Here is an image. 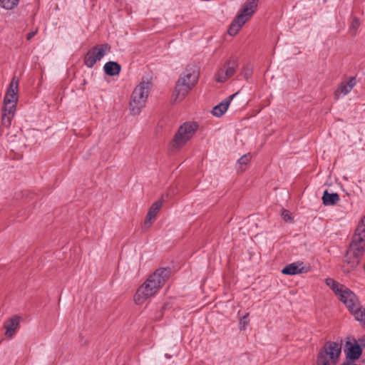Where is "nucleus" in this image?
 Wrapping results in <instances>:
<instances>
[{"instance_id": "nucleus-1", "label": "nucleus", "mask_w": 365, "mask_h": 365, "mask_svg": "<svg viewBox=\"0 0 365 365\" xmlns=\"http://www.w3.org/2000/svg\"><path fill=\"white\" fill-rule=\"evenodd\" d=\"M170 274V268L156 269L137 289L133 297L135 303L138 305H142L154 297L168 279Z\"/></svg>"}, {"instance_id": "nucleus-15", "label": "nucleus", "mask_w": 365, "mask_h": 365, "mask_svg": "<svg viewBox=\"0 0 365 365\" xmlns=\"http://www.w3.org/2000/svg\"><path fill=\"white\" fill-rule=\"evenodd\" d=\"M238 94V92L230 96L225 100H223L220 103L215 106L212 110V113L213 115L216 117H221L227 110L231 101Z\"/></svg>"}, {"instance_id": "nucleus-17", "label": "nucleus", "mask_w": 365, "mask_h": 365, "mask_svg": "<svg viewBox=\"0 0 365 365\" xmlns=\"http://www.w3.org/2000/svg\"><path fill=\"white\" fill-rule=\"evenodd\" d=\"M322 200L325 206H331L336 205L340 198L337 193H329L327 190H325Z\"/></svg>"}, {"instance_id": "nucleus-6", "label": "nucleus", "mask_w": 365, "mask_h": 365, "mask_svg": "<svg viewBox=\"0 0 365 365\" xmlns=\"http://www.w3.org/2000/svg\"><path fill=\"white\" fill-rule=\"evenodd\" d=\"M257 6V0H247L240 13L232 21L228 29L230 36L236 35L243 25L255 14Z\"/></svg>"}, {"instance_id": "nucleus-18", "label": "nucleus", "mask_w": 365, "mask_h": 365, "mask_svg": "<svg viewBox=\"0 0 365 365\" xmlns=\"http://www.w3.org/2000/svg\"><path fill=\"white\" fill-rule=\"evenodd\" d=\"M103 69L107 75L113 76L120 73V66L117 62L108 61L104 65Z\"/></svg>"}, {"instance_id": "nucleus-29", "label": "nucleus", "mask_w": 365, "mask_h": 365, "mask_svg": "<svg viewBox=\"0 0 365 365\" xmlns=\"http://www.w3.org/2000/svg\"><path fill=\"white\" fill-rule=\"evenodd\" d=\"M10 319H15V320H17V319H19V317H17V318H14V319L11 318Z\"/></svg>"}, {"instance_id": "nucleus-11", "label": "nucleus", "mask_w": 365, "mask_h": 365, "mask_svg": "<svg viewBox=\"0 0 365 365\" xmlns=\"http://www.w3.org/2000/svg\"><path fill=\"white\" fill-rule=\"evenodd\" d=\"M110 50V46L107 43L94 46L89 50L85 56V65L88 68H92L96 62L100 61Z\"/></svg>"}, {"instance_id": "nucleus-27", "label": "nucleus", "mask_w": 365, "mask_h": 365, "mask_svg": "<svg viewBox=\"0 0 365 365\" xmlns=\"http://www.w3.org/2000/svg\"><path fill=\"white\" fill-rule=\"evenodd\" d=\"M248 321H240V329H245L246 327L247 326Z\"/></svg>"}, {"instance_id": "nucleus-8", "label": "nucleus", "mask_w": 365, "mask_h": 365, "mask_svg": "<svg viewBox=\"0 0 365 365\" xmlns=\"http://www.w3.org/2000/svg\"><path fill=\"white\" fill-rule=\"evenodd\" d=\"M197 129L196 123L187 122L182 124L170 143L171 148L174 150L182 148L192 138Z\"/></svg>"}, {"instance_id": "nucleus-9", "label": "nucleus", "mask_w": 365, "mask_h": 365, "mask_svg": "<svg viewBox=\"0 0 365 365\" xmlns=\"http://www.w3.org/2000/svg\"><path fill=\"white\" fill-rule=\"evenodd\" d=\"M238 59L235 57H230L219 68L215 74V80L218 83H225L236 72L238 68Z\"/></svg>"}, {"instance_id": "nucleus-16", "label": "nucleus", "mask_w": 365, "mask_h": 365, "mask_svg": "<svg viewBox=\"0 0 365 365\" xmlns=\"http://www.w3.org/2000/svg\"><path fill=\"white\" fill-rule=\"evenodd\" d=\"M4 328L6 329V337L11 339L19 329V321H5Z\"/></svg>"}, {"instance_id": "nucleus-14", "label": "nucleus", "mask_w": 365, "mask_h": 365, "mask_svg": "<svg viewBox=\"0 0 365 365\" xmlns=\"http://www.w3.org/2000/svg\"><path fill=\"white\" fill-rule=\"evenodd\" d=\"M355 85L356 79L354 77L349 78L347 81H343L334 93L335 98L339 99L341 98V95H347L351 92Z\"/></svg>"}, {"instance_id": "nucleus-26", "label": "nucleus", "mask_w": 365, "mask_h": 365, "mask_svg": "<svg viewBox=\"0 0 365 365\" xmlns=\"http://www.w3.org/2000/svg\"><path fill=\"white\" fill-rule=\"evenodd\" d=\"M252 74V71L248 67H244L242 71V75L244 76L245 78H248Z\"/></svg>"}, {"instance_id": "nucleus-7", "label": "nucleus", "mask_w": 365, "mask_h": 365, "mask_svg": "<svg viewBox=\"0 0 365 365\" xmlns=\"http://www.w3.org/2000/svg\"><path fill=\"white\" fill-rule=\"evenodd\" d=\"M341 352V344L328 341L319 351L316 365H336Z\"/></svg>"}, {"instance_id": "nucleus-19", "label": "nucleus", "mask_w": 365, "mask_h": 365, "mask_svg": "<svg viewBox=\"0 0 365 365\" xmlns=\"http://www.w3.org/2000/svg\"><path fill=\"white\" fill-rule=\"evenodd\" d=\"M362 350L359 344H355L348 348L346 356L351 359H357L361 355Z\"/></svg>"}, {"instance_id": "nucleus-23", "label": "nucleus", "mask_w": 365, "mask_h": 365, "mask_svg": "<svg viewBox=\"0 0 365 365\" xmlns=\"http://www.w3.org/2000/svg\"><path fill=\"white\" fill-rule=\"evenodd\" d=\"M356 316V319H365V307L361 309L359 305V311L357 313H352Z\"/></svg>"}, {"instance_id": "nucleus-2", "label": "nucleus", "mask_w": 365, "mask_h": 365, "mask_svg": "<svg viewBox=\"0 0 365 365\" xmlns=\"http://www.w3.org/2000/svg\"><path fill=\"white\" fill-rule=\"evenodd\" d=\"M365 250V217L359 223L342 266L344 272H349L359 263Z\"/></svg>"}, {"instance_id": "nucleus-12", "label": "nucleus", "mask_w": 365, "mask_h": 365, "mask_svg": "<svg viewBox=\"0 0 365 365\" xmlns=\"http://www.w3.org/2000/svg\"><path fill=\"white\" fill-rule=\"evenodd\" d=\"M309 270V266L304 264L303 262L297 261L286 265L282 269V273L285 275H296L307 273Z\"/></svg>"}, {"instance_id": "nucleus-5", "label": "nucleus", "mask_w": 365, "mask_h": 365, "mask_svg": "<svg viewBox=\"0 0 365 365\" xmlns=\"http://www.w3.org/2000/svg\"><path fill=\"white\" fill-rule=\"evenodd\" d=\"M151 86L152 83L148 78H143L134 89L129 104L130 112L133 115L140 113L145 105Z\"/></svg>"}, {"instance_id": "nucleus-22", "label": "nucleus", "mask_w": 365, "mask_h": 365, "mask_svg": "<svg viewBox=\"0 0 365 365\" xmlns=\"http://www.w3.org/2000/svg\"><path fill=\"white\" fill-rule=\"evenodd\" d=\"M326 284L331 287L336 294L341 290V287H344V285L339 284L332 279H327Z\"/></svg>"}, {"instance_id": "nucleus-10", "label": "nucleus", "mask_w": 365, "mask_h": 365, "mask_svg": "<svg viewBox=\"0 0 365 365\" xmlns=\"http://www.w3.org/2000/svg\"><path fill=\"white\" fill-rule=\"evenodd\" d=\"M339 299L344 303L351 313L359 311V302L355 294L346 287H341L337 293Z\"/></svg>"}, {"instance_id": "nucleus-3", "label": "nucleus", "mask_w": 365, "mask_h": 365, "mask_svg": "<svg viewBox=\"0 0 365 365\" xmlns=\"http://www.w3.org/2000/svg\"><path fill=\"white\" fill-rule=\"evenodd\" d=\"M19 80L14 77L7 88L4 96L2 110V123L6 127H9L14 116L16 106L18 101Z\"/></svg>"}, {"instance_id": "nucleus-28", "label": "nucleus", "mask_w": 365, "mask_h": 365, "mask_svg": "<svg viewBox=\"0 0 365 365\" xmlns=\"http://www.w3.org/2000/svg\"><path fill=\"white\" fill-rule=\"evenodd\" d=\"M36 34V31H32L27 34V39L30 40Z\"/></svg>"}, {"instance_id": "nucleus-20", "label": "nucleus", "mask_w": 365, "mask_h": 365, "mask_svg": "<svg viewBox=\"0 0 365 365\" xmlns=\"http://www.w3.org/2000/svg\"><path fill=\"white\" fill-rule=\"evenodd\" d=\"M19 0H0V6L6 10H11L16 7Z\"/></svg>"}, {"instance_id": "nucleus-21", "label": "nucleus", "mask_w": 365, "mask_h": 365, "mask_svg": "<svg viewBox=\"0 0 365 365\" xmlns=\"http://www.w3.org/2000/svg\"><path fill=\"white\" fill-rule=\"evenodd\" d=\"M252 157L250 153L245 154L242 155L237 161L239 165V168H237L241 172H243L245 170V165H247L248 163L250 161Z\"/></svg>"}, {"instance_id": "nucleus-13", "label": "nucleus", "mask_w": 365, "mask_h": 365, "mask_svg": "<svg viewBox=\"0 0 365 365\" xmlns=\"http://www.w3.org/2000/svg\"><path fill=\"white\" fill-rule=\"evenodd\" d=\"M161 207V201H156L151 205L144 220V228H149L152 225Z\"/></svg>"}, {"instance_id": "nucleus-4", "label": "nucleus", "mask_w": 365, "mask_h": 365, "mask_svg": "<svg viewBox=\"0 0 365 365\" xmlns=\"http://www.w3.org/2000/svg\"><path fill=\"white\" fill-rule=\"evenodd\" d=\"M198 76L195 66H189L185 69L176 83L173 93L175 101H181L187 95L197 82Z\"/></svg>"}, {"instance_id": "nucleus-25", "label": "nucleus", "mask_w": 365, "mask_h": 365, "mask_svg": "<svg viewBox=\"0 0 365 365\" xmlns=\"http://www.w3.org/2000/svg\"><path fill=\"white\" fill-rule=\"evenodd\" d=\"M359 21L358 19L355 18L353 19L352 22H351V26H350V29L351 31H356V29L359 28Z\"/></svg>"}, {"instance_id": "nucleus-24", "label": "nucleus", "mask_w": 365, "mask_h": 365, "mask_svg": "<svg viewBox=\"0 0 365 365\" xmlns=\"http://www.w3.org/2000/svg\"><path fill=\"white\" fill-rule=\"evenodd\" d=\"M281 215L284 221L290 222L292 220L291 213L289 212V211H288L287 210H282Z\"/></svg>"}]
</instances>
